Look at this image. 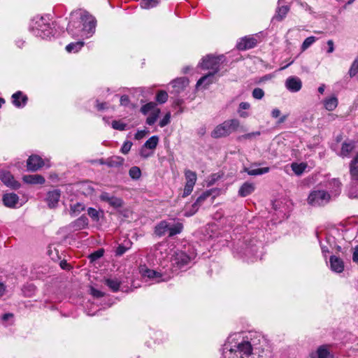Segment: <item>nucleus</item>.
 <instances>
[{
  "label": "nucleus",
  "instance_id": "nucleus-1",
  "mask_svg": "<svg viewBox=\"0 0 358 358\" xmlns=\"http://www.w3.org/2000/svg\"><path fill=\"white\" fill-rule=\"evenodd\" d=\"M220 351V358L272 357L268 340L262 332L254 330L230 334Z\"/></svg>",
  "mask_w": 358,
  "mask_h": 358
},
{
  "label": "nucleus",
  "instance_id": "nucleus-2",
  "mask_svg": "<svg viewBox=\"0 0 358 358\" xmlns=\"http://www.w3.org/2000/svg\"><path fill=\"white\" fill-rule=\"evenodd\" d=\"M96 20L85 10H76L71 13L66 30L73 38L87 39L95 33Z\"/></svg>",
  "mask_w": 358,
  "mask_h": 358
},
{
  "label": "nucleus",
  "instance_id": "nucleus-3",
  "mask_svg": "<svg viewBox=\"0 0 358 358\" xmlns=\"http://www.w3.org/2000/svg\"><path fill=\"white\" fill-rule=\"evenodd\" d=\"M196 256V251L191 245L184 246L180 250L177 249L171 257V268L167 269L172 272V275L175 273L186 271L192 266Z\"/></svg>",
  "mask_w": 358,
  "mask_h": 358
},
{
  "label": "nucleus",
  "instance_id": "nucleus-4",
  "mask_svg": "<svg viewBox=\"0 0 358 358\" xmlns=\"http://www.w3.org/2000/svg\"><path fill=\"white\" fill-rule=\"evenodd\" d=\"M29 31L36 37L43 39L50 38L54 36V29L49 16H36L31 20Z\"/></svg>",
  "mask_w": 358,
  "mask_h": 358
},
{
  "label": "nucleus",
  "instance_id": "nucleus-5",
  "mask_svg": "<svg viewBox=\"0 0 358 358\" xmlns=\"http://www.w3.org/2000/svg\"><path fill=\"white\" fill-rule=\"evenodd\" d=\"M166 266H163L157 270L150 269L146 265H140L139 273L142 279L150 284L159 283L168 281L172 278V272L166 268Z\"/></svg>",
  "mask_w": 358,
  "mask_h": 358
},
{
  "label": "nucleus",
  "instance_id": "nucleus-6",
  "mask_svg": "<svg viewBox=\"0 0 358 358\" xmlns=\"http://www.w3.org/2000/svg\"><path fill=\"white\" fill-rule=\"evenodd\" d=\"M262 248V243L257 240L247 239L243 245H241L234 251V253L244 257L248 262H255L262 258V251H259Z\"/></svg>",
  "mask_w": 358,
  "mask_h": 358
},
{
  "label": "nucleus",
  "instance_id": "nucleus-7",
  "mask_svg": "<svg viewBox=\"0 0 358 358\" xmlns=\"http://www.w3.org/2000/svg\"><path fill=\"white\" fill-rule=\"evenodd\" d=\"M239 127L240 121L238 119L228 120L217 125L212 131L211 136L215 138L227 136L236 131Z\"/></svg>",
  "mask_w": 358,
  "mask_h": 358
},
{
  "label": "nucleus",
  "instance_id": "nucleus-8",
  "mask_svg": "<svg viewBox=\"0 0 358 358\" xmlns=\"http://www.w3.org/2000/svg\"><path fill=\"white\" fill-rule=\"evenodd\" d=\"M331 199L329 192L324 190L314 189L309 194L307 202L313 206H321L327 204Z\"/></svg>",
  "mask_w": 358,
  "mask_h": 358
},
{
  "label": "nucleus",
  "instance_id": "nucleus-9",
  "mask_svg": "<svg viewBox=\"0 0 358 358\" xmlns=\"http://www.w3.org/2000/svg\"><path fill=\"white\" fill-rule=\"evenodd\" d=\"M223 56L213 57L207 55L203 57L200 66L203 69L210 70V73H217L220 70V64L222 62Z\"/></svg>",
  "mask_w": 358,
  "mask_h": 358
},
{
  "label": "nucleus",
  "instance_id": "nucleus-10",
  "mask_svg": "<svg viewBox=\"0 0 358 358\" xmlns=\"http://www.w3.org/2000/svg\"><path fill=\"white\" fill-rule=\"evenodd\" d=\"M0 179L5 185L11 189H17L20 187V183L15 180L13 176L8 171H0Z\"/></svg>",
  "mask_w": 358,
  "mask_h": 358
},
{
  "label": "nucleus",
  "instance_id": "nucleus-11",
  "mask_svg": "<svg viewBox=\"0 0 358 358\" xmlns=\"http://www.w3.org/2000/svg\"><path fill=\"white\" fill-rule=\"evenodd\" d=\"M355 148V143L353 141H345L342 143L341 147L339 150H336L335 148L334 150L336 151L337 155L342 158H348L351 152Z\"/></svg>",
  "mask_w": 358,
  "mask_h": 358
},
{
  "label": "nucleus",
  "instance_id": "nucleus-12",
  "mask_svg": "<svg viewBox=\"0 0 358 358\" xmlns=\"http://www.w3.org/2000/svg\"><path fill=\"white\" fill-rule=\"evenodd\" d=\"M324 186L330 191L331 198L338 196L341 191L342 184L339 179L331 178L328 180Z\"/></svg>",
  "mask_w": 358,
  "mask_h": 358
},
{
  "label": "nucleus",
  "instance_id": "nucleus-13",
  "mask_svg": "<svg viewBox=\"0 0 358 358\" xmlns=\"http://www.w3.org/2000/svg\"><path fill=\"white\" fill-rule=\"evenodd\" d=\"M99 198L101 201L107 202L110 206L115 208H120L123 205V201L122 199L110 195L109 193L106 192H102L100 194Z\"/></svg>",
  "mask_w": 358,
  "mask_h": 358
},
{
  "label": "nucleus",
  "instance_id": "nucleus-14",
  "mask_svg": "<svg viewBox=\"0 0 358 358\" xmlns=\"http://www.w3.org/2000/svg\"><path fill=\"white\" fill-rule=\"evenodd\" d=\"M285 85L289 92H297L302 87V82L301 79L296 76H289L285 80Z\"/></svg>",
  "mask_w": 358,
  "mask_h": 358
},
{
  "label": "nucleus",
  "instance_id": "nucleus-15",
  "mask_svg": "<svg viewBox=\"0 0 358 358\" xmlns=\"http://www.w3.org/2000/svg\"><path fill=\"white\" fill-rule=\"evenodd\" d=\"M44 165L43 160L38 155H31L27 162V170L36 171Z\"/></svg>",
  "mask_w": 358,
  "mask_h": 358
},
{
  "label": "nucleus",
  "instance_id": "nucleus-16",
  "mask_svg": "<svg viewBox=\"0 0 358 358\" xmlns=\"http://www.w3.org/2000/svg\"><path fill=\"white\" fill-rule=\"evenodd\" d=\"M169 248L168 245L165 243H160L156 245L153 255L155 257L156 260L162 264L163 260L168 257L169 255Z\"/></svg>",
  "mask_w": 358,
  "mask_h": 358
},
{
  "label": "nucleus",
  "instance_id": "nucleus-17",
  "mask_svg": "<svg viewBox=\"0 0 358 358\" xmlns=\"http://www.w3.org/2000/svg\"><path fill=\"white\" fill-rule=\"evenodd\" d=\"M13 104L18 108H24L28 101V97L21 91H17L11 96Z\"/></svg>",
  "mask_w": 358,
  "mask_h": 358
},
{
  "label": "nucleus",
  "instance_id": "nucleus-18",
  "mask_svg": "<svg viewBox=\"0 0 358 358\" xmlns=\"http://www.w3.org/2000/svg\"><path fill=\"white\" fill-rule=\"evenodd\" d=\"M2 201L5 206L15 208L19 203V196L15 193H6L3 195Z\"/></svg>",
  "mask_w": 358,
  "mask_h": 358
},
{
  "label": "nucleus",
  "instance_id": "nucleus-19",
  "mask_svg": "<svg viewBox=\"0 0 358 358\" xmlns=\"http://www.w3.org/2000/svg\"><path fill=\"white\" fill-rule=\"evenodd\" d=\"M211 195V191L207 190L203 192L196 200L194 203L192 205L193 211L185 212L184 215L186 217H190L193 215L198 210L199 207L203 203V201L210 197Z\"/></svg>",
  "mask_w": 358,
  "mask_h": 358
},
{
  "label": "nucleus",
  "instance_id": "nucleus-20",
  "mask_svg": "<svg viewBox=\"0 0 358 358\" xmlns=\"http://www.w3.org/2000/svg\"><path fill=\"white\" fill-rule=\"evenodd\" d=\"M256 45L257 40L254 37L245 36L238 41L236 48L240 50H245L254 48Z\"/></svg>",
  "mask_w": 358,
  "mask_h": 358
},
{
  "label": "nucleus",
  "instance_id": "nucleus-21",
  "mask_svg": "<svg viewBox=\"0 0 358 358\" xmlns=\"http://www.w3.org/2000/svg\"><path fill=\"white\" fill-rule=\"evenodd\" d=\"M349 169L352 182L358 183V152L351 160Z\"/></svg>",
  "mask_w": 358,
  "mask_h": 358
},
{
  "label": "nucleus",
  "instance_id": "nucleus-22",
  "mask_svg": "<svg viewBox=\"0 0 358 358\" xmlns=\"http://www.w3.org/2000/svg\"><path fill=\"white\" fill-rule=\"evenodd\" d=\"M61 196V192L59 189L50 191L47 194L46 201L50 208L57 206Z\"/></svg>",
  "mask_w": 358,
  "mask_h": 358
},
{
  "label": "nucleus",
  "instance_id": "nucleus-23",
  "mask_svg": "<svg viewBox=\"0 0 358 358\" xmlns=\"http://www.w3.org/2000/svg\"><path fill=\"white\" fill-rule=\"evenodd\" d=\"M215 74L216 73L209 72L206 76H202L196 83V88L199 89V87H202L203 88L206 89L210 84L215 83L216 80L215 77Z\"/></svg>",
  "mask_w": 358,
  "mask_h": 358
},
{
  "label": "nucleus",
  "instance_id": "nucleus-24",
  "mask_svg": "<svg viewBox=\"0 0 358 358\" xmlns=\"http://www.w3.org/2000/svg\"><path fill=\"white\" fill-rule=\"evenodd\" d=\"M189 84V80L186 78H179L173 80L171 83V87L173 88V91L176 94L180 93Z\"/></svg>",
  "mask_w": 358,
  "mask_h": 358
},
{
  "label": "nucleus",
  "instance_id": "nucleus-25",
  "mask_svg": "<svg viewBox=\"0 0 358 358\" xmlns=\"http://www.w3.org/2000/svg\"><path fill=\"white\" fill-rule=\"evenodd\" d=\"M310 358H332L327 345H320L315 352L310 355Z\"/></svg>",
  "mask_w": 358,
  "mask_h": 358
},
{
  "label": "nucleus",
  "instance_id": "nucleus-26",
  "mask_svg": "<svg viewBox=\"0 0 358 358\" xmlns=\"http://www.w3.org/2000/svg\"><path fill=\"white\" fill-rule=\"evenodd\" d=\"M22 180L25 183L31 185H43L45 183V178L41 175H24Z\"/></svg>",
  "mask_w": 358,
  "mask_h": 358
},
{
  "label": "nucleus",
  "instance_id": "nucleus-27",
  "mask_svg": "<svg viewBox=\"0 0 358 358\" xmlns=\"http://www.w3.org/2000/svg\"><path fill=\"white\" fill-rule=\"evenodd\" d=\"M330 267L334 272L341 273L344 270V263L341 258L331 256L330 257Z\"/></svg>",
  "mask_w": 358,
  "mask_h": 358
},
{
  "label": "nucleus",
  "instance_id": "nucleus-28",
  "mask_svg": "<svg viewBox=\"0 0 358 358\" xmlns=\"http://www.w3.org/2000/svg\"><path fill=\"white\" fill-rule=\"evenodd\" d=\"M88 224L89 221L87 217L85 215H82L73 222L71 224V227L74 231H80L87 228Z\"/></svg>",
  "mask_w": 358,
  "mask_h": 358
},
{
  "label": "nucleus",
  "instance_id": "nucleus-29",
  "mask_svg": "<svg viewBox=\"0 0 358 358\" xmlns=\"http://www.w3.org/2000/svg\"><path fill=\"white\" fill-rule=\"evenodd\" d=\"M255 189V184L252 182H244L238 190V195L242 197H245L251 194Z\"/></svg>",
  "mask_w": 358,
  "mask_h": 358
},
{
  "label": "nucleus",
  "instance_id": "nucleus-30",
  "mask_svg": "<svg viewBox=\"0 0 358 358\" xmlns=\"http://www.w3.org/2000/svg\"><path fill=\"white\" fill-rule=\"evenodd\" d=\"M251 108L250 103L248 102L240 103L237 109V113L240 117L247 118L250 116V109Z\"/></svg>",
  "mask_w": 358,
  "mask_h": 358
},
{
  "label": "nucleus",
  "instance_id": "nucleus-31",
  "mask_svg": "<svg viewBox=\"0 0 358 358\" xmlns=\"http://www.w3.org/2000/svg\"><path fill=\"white\" fill-rule=\"evenodd\" d=\"M281 0L278 1V6L276 9L275 14L273 17V19L281 21L287 15L289 8L287 6H280Z\"/></svg>",
  "mask_w": 358,
  "mask_h": 358
},
{
  "label": "nucleus",
  "instance_id": "nucleus-32",
  "mask_svg": "<svg viewBox=\"0 0 358 358\" xmlns=\"http://www.w3.org/2000/svg\"><path fill=\"white\" fill-rule=\"evenodd\" d=\"M169 223L166 221H162L155 227V232L158 236H162L169 234Z\"/></svg>",
  "mask_w": 358,
  "mask_h": 358
},
{
  "label": "nucleus",
  "instance_id": "nucleus-33",
  "mask_svg": "<svg viewBox=\"0 0 358 358\" xmlns=\"http://www.w3.org/2000/svg\"><path fill=\"white\" fill-rule=\"evenodd\" d=\"M87 214L92 219V220L96 223H98L101 218L103 217V211L101 210H97L94 208H89L87 209Z\"/></svg>",
  "mask_w": 358,
  "mask_h": 358
},
{
  "label": "nucleus",
  "instance_id": "nucleus-34",
  "mask_svg": "<svg viewBox=\"0 0 358 358\" xmlns=\"http://www.w3.org/2000/svg\"><path fill=\"white\" fill-rule=\"evenodd\" d=\"M270 171L269 167L264 168H244V171L250 176H260L268 173Z\"/></svg>",
  "mask_w": 358,
  "mask_h": 358
},
{
  "label": "nucleus",
  "instance_id": "nucleus-35",
  "mask_svg": "<svg viewBox=\"0 0 358 358\" xmlns=\"http://www.w3.org/2000/svg\"><path fill=\"white\" fill-rule=\"evenodd\" d=\"M124 158L119 156H113L107 159L106 164L110 167H118L124 164Z\"/></svg>",
  "mask_w": 358,
  "mask_h": 358
},
{
  "label": "nucleus",
  "instance_id": "nucleus-36",
  "mask_svg": "<svg viewBox=\"0 0 358 358\" xmlns=\"http://www.w3.org/2000/svg\"><path fill=\"white\" fill-rule=\"evenodd\" d=\"M308 165L306 163L301 162V163H296L293 162L291 164V168L293 172L295 173V175L299 176L303 174V173L306 169Z\"/></svg>",
  "mask_w": 358,
  "mask_h": 358
},
{
  "label": "nucleus",
  "instance_id": "nucleus-37",
  "mask_svg": "<svg viewBox=\"0 0 358 358\" xmlns=\"http://www.w3.org/2000/svg\"><path fill=\"white\" fill-rule=\"evenodd\" d=\"M324 108L329 110H334L338 106V99L336 96H333L324 100Z\"/></svg>",
  "mask_w": 358,
  "mask_h": 358
},
{
  "label": "nucleus",
  "instance_id": "nucleus-38",
  "mask_svg": "<svg viewBox=\"0 0 358 358\" xmlns=\"http://www.w3.org/2000/svg\"><path fill=\"white\" fill-rule=\"evenodd\" d=\"M84 44L85 43L83 41L71 43L66 46V50L70 53H76L82 49V48L84 46Z\"/></svg>",
  "mask_w": 358,
  "mask_h": 358
},
{
  "label": "nucleus",
  "instance_id": "nucleus-39",
  "mask_svg": "<svg viewBox=\"0 0 358 358\" xmlns=\"http://www.w3.org/2000/svg\"><path fill=\"white\" fill-rule=\"evenodd\" d=\"M159 138L157 136H152L145 141L143 146L154 152L159 143Z\"/></svg>",
  "mask_w": 358,
  "mask_h": 358
},
{
  "label": "nucleus",
  "instance_id": "nucleus-40",
  "mask_svg": "<svg viewBox=\"0 0 358 358\" xmlns=\"http://www.w3.org/2000/svg\"><path fill=\"white\" fill-rule=\"evenodd\" d=\"M120 283V281L117 278H106L105 280V284L114 292L119 290Z\"/></svg>",
  "mask_w": 358,
  "mask_h": 358
},
{
  "label": "nucleus",
  "instance_id": "nucleus-41",
  "mask_svg": "<svg viewBox=\"0 0 358 358\" xmlns=\"http://www.w3.org/2000/svg\"><path fill=\"white\" fill-rule=\"evenodd\" d=\"M156 110H159V108L157 107V104L155 102H149L141 108V112L143 115L154 113Z\"/></svg>",
  "mask_w": 358,
  "mask_h": 358
},
{
  "label": "nucleus",
  "instance_id": "nucleus-42",
  "mask_svg": "<svg viewBox=\"0 0 358 358\" xmlns=\"http://www.w3.org/2000/svg\"><path fill=\"white\" fill-rule=\"evenodd\" d=\"M185 176L186 180L185 184L195 185L197 176L194 171H192L191 170H186L185 171Z\"/></svg>",
  "mask_w": 358,
  "mask_h": 358
},
{
  "label": "nucleus",
  "instance_id": "nucleus-43",
  "mask_svg": "<svg viewBox=\"0 0 358 358\" xmlns=\"http://www.w3.org/2000/svg\"><path fill=\"white\" fill-rule=\"evenodd\" d=\"M182 224L181 223H176L171 224L169 223V236H173L175 235H177L180 234L182 230Z\"/></svg>",
  "mask_w": 358,
  "mask_h": 358
},
{
  "label": "nucleus",
  "instance_id": "nucleus-44",
  "mask_svg": "<svg viewBox=\"0 0 358 358\" xmlns=\"http://www.w3.org/2000/svg\"><path fill=\"white\" fill-rule=\"evenodd\" d=\"M22 291L27 297L32 296L36 292V287L33 284H27L23 286Z\"/></svg>",
  "mask_w": 358,
  "mask_h": 358
},
{
  "label": "nucleus",
  "instance_id": "nucleus-45",
  "mask_svg": "<svg viewBox=\"0 0 358 358\" xmlns=\"http://www.w3.org/2000/svg\"><path fill=\"white\" fill-rule=\"evenodd\" d=\"M85 210V205L81 203H77L71 206V214L73 215H77L80 212Z\"/></svg>",
  "mask_w": 358,
  "mask_h": 358
},
{
  "label": "nucleus",
  "instance_id": "nucleus-46",
  "mask_svg": "<svg viewBox=\"0 0 358 358\" xmlns=\"http://www.w3.org/2000/svg\"><path fill=\"white\" fill-rule=\"evenodd\" d=\"M159 3V0H142L141 6L145 9H150L155 7Z\"/></svg>",
  "mask_w": 358,
  "mask_h": 358
},
{
  "label": "nucleus",
  "instance_id": "nucleus-47",
  "mask_svg": "<svg viewBox=\"0 0 358 358\" xmlns=\"http://www.w3.org/2000/svg\"><path fill=\"white\" fill-rule=\"evenodd\" d=\"M317 40V38L315 36H309L306 38L303 42L301 49L302 51H305L310 46H311Z\"/></svg>",
  "mask_w": 358,
  "mask_h": 358
},
{
  "label": "nucleus",
  "instance_id": "nucleus-48",
  "mask_svg": "<svg viewBox=\"0 0 358 358\" xmlns=\"http://www.w3.org/2000/svg\"><path fill=\"white\" fill-rule=\"evenodd\" d=\"M131 245V243L129 241H126L125 245H120L115 250V255L117 256L122 255L130 248Z\"/></svg>",
  "mask_w": 358,
  "mask_h": 358
},
{
  "label": "nucleus",
  "instance_id": "nucleus-49",
  "mask_svg": "<svg viewBox=\"0 0 358 358\" xmlns=\"http://www.w3.org/2000/svg\"><path fill=\"white\" fill-rule=\"evenodd\" d=\"M129 176L134 180H138L141 176V171L138 166H132L129 171Z\"/></svg>",
  "mask_w": 358,
  "mask_h": 358
},
{
  "label": "nucleus",
  "instance_id": "nucleus-50",
  "mask_svg": "<svg viewBox=\"0 0 358 358\" xmlns=\"http://www.w3.org/2000/svg\"><path fill=\"white\" fill-rule=\"evenodd\" d=\"M160 113V110H156L155 112L149 113L148 117L146 120V123L149 125H152L155 124V122L157 121L159 115Z\"/></svg>",
  "mask_w": 358,
  "mask_h": 358
},
{
  "label": "nucleus",
  "instance_id": "nucleus-51",
  "mask_svg": "<svg viewBox=\"0 0 358 358\" xmlns=\"http://www.w3.org/2000/svg\"><path fill=\"white\" fill-rule=\"evenodd\" d=\"M168 94L166 91H159L156 96V100L159 103H164L168 100Z\"/></svg>",
  "mask_w": 358,
  "mask_h": 358
},
{
  "label": "nucleus",
  "instance_id": "nucleus-52",
  "mask_svg": "<svg viewBox=\"0 0 358 358\" xmlns=\"http://www.w3.org/2000/svg\"><path fill=\"white\" fill-rule=\"evenodd\" d=\"M113 129L119 131H124L126 129L127 124L120 120H114L111 123Z\"/></svg>",
  "mask_w": 358,
  "mask_h": 358
},
{
  "label": "nucleus",
  "instance_id": "nucleus-53",
  "mask_svg": "<svg viewBox=\"0 0 358 358\" xmlns=\"http://www.w3.org/2000/svg\"><path fill=\"white\" fill-rule=\"evenodd\" d=\"M264 91L259 87H256L252 90V96L254 99L260 100L264 96Z\"/></svg>",
  "mask_w": 358,
  "mask_h": 358
},
{
  "label": "nucleus",
  "instance_id": "nucleus-54",
  "mask_svg": "<svg viewBox=\"0 0 358 358\" xmlns=\"http://www.w3.org/2000/svg\"><path fill=\"white\" fill-rule=\"evenodd\" d=\"M139 153L141 157L147 159L153 155L154 152L151 151L150 150H148L147 148H145V146L143 145L140 150Z\"/></svg>",
  "mask_w": 358,
  "mask_h": 358
},
{
  "label": "nucleus",
  "instance_id": "nucleus-55",
  "mask_svg": "<svg viewBox=\"0 0 358 358\" xmlns=\"http://www.w3.org/2000/svg\"><path fill=\"white\" fill-rule=\"evenodd\" d=\"M358 73V57L353 62L350 69V76L351 77L355 76Z\"/></svg>",
  "mask_w": 358,
  "mask_h": 358
},
{
  "label": "nucleus",
  "instance_id": "nucleus-56",
  "mask_svg": "<svg viewBox=\"0 0 358 358\" xmlns=\"http://www.w3.org/2000/svg\"><path fill=\"white\" fill-rule=\"evenodd\" d=\"M351 183L352 186L348 193L349 197L352 199H358V189L355 186V185H357V183H352V182Z\"/></svg>",
  "mask_w": 358,
  "mask_h": 358
},
{
  "label": "nucleus",
  "instance_id": "nucleus-57",
  "mask_svg": "<svg viewBox=\"0 0 358 358\" xmlns=\"http://www.w3.org/2000/svg\"><path fill=\"white\" fill-rule=\"evenodd\" d=\"M131 146L132 143L131 141H125L121 148V152L124 155L127 154L130 151Z\"/></svg>",
  "mask_w": 358,
  "mask_h": 358
},
{
  "label": "nucleus",
  "instance_id": "nucleus-58",
  "mask_svg": "<svg viewBox=\"0 0 358 358\" xmlns=\"http://www.w3.org/2000/svg\"><path fill=\"white\" fill-rule=\"evenodd\" d=\"M171 114L170 113H167L164 117L160 120L159 125L161 127H164L166 126L170 122Z\"/></svg>",
  "mask_w": 358,
  "mask_h": 358
},
{
  "label": "nucleus",
  "instance_id": "nucleus-59",
  "mask_svg": "<svg viewBox=\"0 0 358 358\" xmlns=\"http://www.w3.org/2000/svg\"><path fill=\"white\" fill-rule=\"evenodd\" d=\"M194 187V185L185 184L182 196L186 197L189 196L192 192Z\"/></svg>",
  "mask_w": 358,
  "mask_h": 358
},
{
  "label": "nucleus",
  "instance_id": "nucleus-60",
  "mask_svg": "<svg viewBox=\"0 0 358 358\" xmlns=\"http://www.w3.org/2000/svg\"><path fill=\"white\" fill-rule=\"evenodd\" d=\"M13 318V314L12 313H5L2 315L1 317V320H2V322L5 324V325H8V324H10V323H6L9 320H12Z\"/></svg>",
  "mask_w": 358,
  "mask_h": 358
},
{
  "label": "nucleus",
  "instance_id": "nucleus-61",
  "mask_svg": "<svg viewBox=\"0 0 358 358\" xmlns=\"http://www.w3.org/2000/svg\"><path fill=\"white\" fill-rule=\"evenodd\" d=\"M90 293L91 294L96 298H100L103 296V293L98 289H96L94 287L90 288Z\"/></svg>",
  "mask_w": 358,
  "mask_h": 358
},
{
  "label": "nucleus",
  "instance_id": "nucleus-62",
  "mask_svg": "<svg viewBox=\"0 0 358 358\" xmlns=\"http://www.w3.org/2000/svg\"><path fill=\"white\" fill-rule=\"evenodd\" d=\"M259 135H260L259 131H255V132H251V133L244 134V135L241 136L240 138H244V139H250V138H252V137L258 136Z\"/></svg>",
  "mask_w": 358,
  "mask_h": 358
},
{
  "label": "nucleus",
  "instance_id": "nucleus-63",
  "mask_svg": "<svg viewBox=\"0 0 358 358\" xmlns=\"http://www.w3.org/2000/svg\"><path fill=\"white\" fill-rule=\"evenodd\" d=\"M96 107L98 110H103L108 108V104L106 102L99 103L98 101H96Z\"/></svg>",
  "mask_w": 358,
  "mask_h": 358
},
{
  "label": "nucleus",
  "instance_id": "nucleus-64",
  "mask_svg": "<svg viewBox=\"0 0 358 358\" xmlns=\"http://www.w3.org/2000/svg\"><path fill=\"white\" fill-rule=\"evenodd\" d=\"M129 103V99L127 95H122L120 97V104L122 106H127Z\"/></svg>",
  "mask_w": 358,
  "mask_h": 358
}]
</instances>
